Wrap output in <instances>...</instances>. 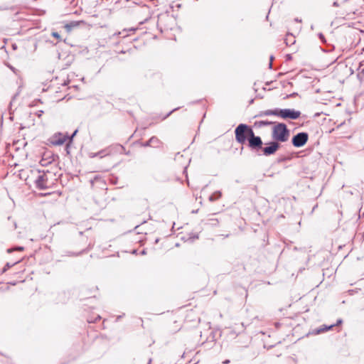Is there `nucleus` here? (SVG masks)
<instances>
[{
    "label": "nucleus",
    "mask_w": 364,
    "mask_h": 364,
    "mask_svg": "<svg viewBox=\"0 0 364 364\" xmlns=\"http://www.w3.org/2000/svg\"><path fill=\"white\" fill-rule=\"evenodd\" d=\"M278 114V108L274 109H267L259 112V114H257L255 117H262L264 116H269V115H275L277 116Z\"/></svg>",
    "instance_id": "obj_8"
},
{
    "label": "nucleus",
    "mask_w": 364,
    "mask_h": 364,
    "mask_svg": "<svg viewBox=\"0 0 364 364\" xmlns=\"http://www.w3.org/2000/svg\"><path fill=\"white\" fill-rule=\"evenodd\" d=\"M151 360L150 359V360H149V364L151 363Z\"/></svg>",
    "instance_id": "obj_31"
},
{
    "label": "nucleus",
    "mask_w": 364,
    "mask_h": 364,
    "mask_svg": "<svg viewBox=\"0 0 364 364\" xmlns=\"http://www.w3.org/2000/svg\"><path fill=\"white\" fill-rule=\"evenodd\" d=\"M235 140L237 143L244 145L248 142V147L255 151H259L263 145L260 136H256L251 127L245 124H240L235 129Z\"/></svg>",
    "instance_id": "obj_1"
},
{
    "label": "nucleus",
    "mask_w": 364,
    "mask_h": 364,
    "mask_svg": "<svg viewBox=\"0 0 364 364\" xmlns=\"http://www.w3.org/2000/svg\"><path fill=\"white\" fill-rule=\"evenodd\" d=\"M289 137V131L284 123H274L272 129V138L277 142H286Z\"/></svg>",
    "instance_id": "obj_2"
},
{
    "label": "nucleus",
    "mask_w": 364,
    "mask_h": 364,
    "mask_svg": "<svg viewBox=\"0 0 364 364\" xmlns=\"http://www.w3.org/2000/svg\"><path fill=\"white\" fill-rule=\"evenodd\" d=\"M319 38H320L321 39H323V38H324V37H323V35L322 33H320V34H319Z\"/></svg>",
    "instance_id": "obj_26"
},
{
    "label": "nucleus",
    "mask_w": 364,
    "mask_h": 364,
    "mask_svg": "<svg viewBox=\"0 0 364 364\" xmlns=\"http://www.w3.org/2000/svg\"><path fill=\"white\" fill-rule=\"evenodd\" d=\"M149 142L151 143V146H154V147H158L161 143L159 139L156 136H152L149 139Z\"/></svg>",
    "instance_id": "obj_11"
},
{
    "label": "nucleus",
    "mask_w": 364,
    "mask_h": 364,
    "mask_svg": "<svg viewBox=\"0 0 364 364\" xmlns=\"http://www.w3.org/2000/svg\"><path fill=\"white\" fill-rule=\"evenodd\" d=\"M296 21H299V22H301V20H299L298 18H296L295 19Z\"/></svg>",
    "instance_id": "obj_29"
},
{
    "label": "nucleus",
    "mask_w": 364,
    "mask_h": 364,
    "mask_svg": "<svg viewBox=\"0 0 364 364\" xmlns=\"http://www.w3.org/2000/svg\"><path fill=\"white\" fill-rule=\"evenodd\" d=\"M151 142H149V141H146V142L143 144V146H151Z\"/></svg>",
    "instance_id": "obj_17"
},
{
    "label": "nucleus",
    "mask_w": 364,
    "mask_h": 364,
    "mask_svg": "<svg viewBox=\"0 0 364 364\" xmlns=\"http://www.w3.org/2000/svg\"><path fill=\"white\" fill-rule=\"evenodd\" d=\"M341 322H342V320H341V319H339V320H338V321H337V324H339V323H341Z\"/></svg>",
    "instance_id": "obj_27"
},
{
    "label": "nucleus",
    "mask_w": 364,
    "mask_h": 364,
    "mask_svg": "<svg viewBox=\"0 0 364 364\" xmlns=\"http://www.w3.org/2000/svg\"><path fill=\"white\" fill-rule=\"evenodd\" d=\"M333 326H334V325H331L329 326H325L323 328H321L318 329L317 330V333H320L326 331L332 328Z\"/></svg>",
    "instance_id": "obj_13"
},
{
    "label": "nucleus",
    "mask_w": 364,
    "mask_h": 364,
    "mask_svg": "<svg viewBox=\"0 0 364 364\" xmlns=\"http://www.w3.org/2000/svg\"><path fill=\"white\" fill-rule=\"evenodd\" d=\"M295 42H296L295 36L291 33H287L286 38L284 39V43H286V45L287 46H290L294 45L295 43Z\"/></svg>",
    "instance_id": "obj_9"
},
{
    "label": "nucleus",
    "mask_w": 364,
    "mask_h": 364,
    "mask_svg": "<svg viewBox=\"0 0 364 364\" xmlns=\"http://www.w3.org/2000/svg\"><path fill=\"white\" fill-rule=\"evenodd\" d=\"M269 124H274V122H269V121H259L255 122V125L262 127L263 126H267Z\"/></svg>",
    "instance_id": "obj_12"
},
{
    "label": "nucleus",
    "mask_w": 364,
    "mask_h": 364,
    "mask_svg": "<svg viewBox=\"0 0 364 364\" xmlns=\"http://www.w3.org/2000/svg\"><path fill=\"white\" fill-rule=\"evenodd\" d=\"M301 115L299 111L291 109H278L277 116L283 119H296Z\"/></svg>",
    "instance_id": "obj_3"
},
{
    "label": "nucleus",
    "mask_w": 364,
    "mask_h": 364,
    "mask_svg": "<svg viewBox=\"0 0 364 364\" xmlns=\"http://www.w3.org/2000/svg\"><path fill=\"white\" fill-rule=\"evenodd\" d=\"M273 58H273V56H271V57H270V62H269V67L270 68H272V60H273Z\"/></svg>",
    "instance_id": "obj_18"
},
{
    "label": "nucleus",
    "mask_w": 364,
    "mask_h": 364,
    "mask_svg": "<svg viewBox=\"0 0 364 364\" xmlns=\"http://www.w3.org/2000/svg\"><path fill=\"white\" fill-rule=\"evenodd\" d=\"M23 249L24 248L23 247H17L14 250H18V251H22V250H23Z\"/></svg>",
    "instance_id": "obj_19"
},
{
    "label": "nucleus",
    "mask_w": 364,
    "mask_h": 364,
    "mask_svg": "<svg viewBox=\"0 0 364 364\" xmlns=\"http://www.w3.org/2000/svg\"><path fill=\"white\" fill-rule=\"evenodd\" d=\"M230 363V360H225V361H223V363L224 364H228Z\"/></svg>",
    "instance_id": "obj_25"
},
{
    "label": "nucleus",
    "mask_w": 364,
    "mask_h": 364,
    "mask_svg": "<svg viewBox=\"0 0 364 364\" xmlns=\"http://www.w3.org/2000/svg\"><path fill=\"white\" fill-rule=\"evenodd\" d=\"M222 196V193L220 191H215L213 193L211 196H209V201L213 202L219 199Z\"/></svg>",
    "instance_id": "obj_10"
},
{
    "label": "nucleus",
    "mask_w": 364,
    "mask_h": 364,
    "mask_svg": "<svg viewBox=\"0 0 364 364\" xmlns=\"http://www.w3.org/2000/svg\"><path fill=\"white\" fill-rule=\"evenodd\" d=\"M77 133V131H75V132L73 133V134L72 135L71 138L70 139V141L72 140V138L75 135V134Z\"/></svg>",
    "instance_id": "obj_24"
},
{
    "label": "nucleus",
    "mask_w": 364,
    "mask_h": 364,
    "mask_svg": "<svg viewBox=\"0 0 364 364\" xmlns=\"http://www.w3.org/2000/svg\"><path fill=\"white\" fill-rule=\"evenodd\" d=\"M176 109H173L172 111H171L168 114H167V115L164 117V119H165V118H166L167 117H168V116H169V115H170V114H171L173 111H175Z\"/></svg>",
    "instance_id": "obj_23"
},
{
    "label": "nucleus",
    "mask_w": 364,
    "mask_h": 364,
    "mask_svg": "<svg viewBox=\"0 0 364 364\" xmlns=\"http://www.w3.org/2000/svg\"><path fill=\"white\" fill-rule=\"evenodd\" d=\"M14 264H10L9 263H7L5 267L2 269V272H5L8 269H9L11 267H12Z\"/></svg>",
    "instance_id": "obj_15"
},
{
    "label": "nucleus",
    "mask_w": 364,
    "mask_h": 364,
    "mask_svg": "<svg viewBox=\"0 0 364 364\" xmlns=\"http://www.w3.org/2000/svg\"><path fill=\"white\" fill-rule=\"evenodd\" d=\"M12 251H13V250H11V249L8 250V252H12Z\"/></svg>",
    "instance_id": "obj_30"
},
{
    "label": "nucleus",
    "mask_w": 364,
    "mask_h": 364,
    "mask_svg": "<svg viewBox=\"0 0 364 364\" xmlns=\"http://www.w3.org/2000/svg\"><path fill=\"white\" fill-rule=\"evenodd\" d=\"M52 36H53L54 38H57L58 40H60V39H61V38H60V34H59L58 32H53V33H52Z\"/></svg>",
    "instance_id": "obj_16"
},
{
    "label": "nucleus",
    "mask_w": 364,
    "mask_h": 364,
    "mask_svg": "<svg viewBox=\"0 0 364 364\" xmlns=\"http://www.w3.org/2000/svg\"><path fill=\"white\" fill-rule=\"evenodd\" d=\"M145 254H146L145 250H143V251L141 252V255H145Z\"/></svg>",
    "instance_id": "obj_28"
},
{
    "label": "nucleus",
    "mask_w": 364,
    "mask_h": 364,
    "mask_svg": "<svg viewBox=\"0 0 364 364\" xmlns=\"http://www.w3.org/2000/svg\"><path fill=\"white\" fill-rule=\"evenodd\" d=\"M308 139L306 132H299L293 136L291 142L295 147H301L307 142Z\"/></svg>",
    "instance_id": "obj_5"
},
{
    "label": "nucleus",
    "mask_w": 364,
    "mask_h": 364,
    "mask_svg": "<svg viewBox=\"0 0 364 364\" xmlns=\"http://www.w3.org/2000/svg\"><path fill=\"white\" fill-rule=\"evenodd\" d=\"M210 221H213V223H211L212 225H215L216 223L215 222H217V220L216 219H210Z\"/></svg>",
    "instance_id": "obj_22"
},
{
    "label": "nucleus",
    "mask_w": 364,
    "mask_h": 364,
    "mask_svg": "<svg viewBox=\"0 0 364 364\" xmlns=\"http://www.w3.org/2000/svg\"><path fill=\"white\" fill-rule=\"evenodd\" d=\"M265 147H262L259 151H262L263 155L268 156L274 154L279 148L280 144L279 142L273 140L266 144Z\"/></svg>",
    "instance_id": "obj_4"
},
{
    "label": "nucleus",
    "mask_w": 364,
    "mask_h": 364,
    "mask_svg": "<svg viewBox=\"0 0 364 364\" xmlns=\"http://www.w3.org/2000/svg\"><path fill=\"white\" fill-rule=\"evenodd\" d=\"M36 188L41 190H44L48 188V176L45 173L39 174L35 180Z\"/></svg>",
    "instance_id": "obj_6"
},
{
    "label": "nucleus",
    "mask_w": 364,
    "mask_h": 364,
    "mask_svg": "<svg viewBox=\"0 0 364 364\" xmlns=\"http://www.w3.org/2000/svg\"><path fill=\"white\" fill-rule=\"evenodd\" d=\"M104 152H105V151H99V152H97V153H91V154H90V156L91 158H94V157H96V156H100V157L102 158V157H103V154H103Z\"/></svg>",
    "instance_id": "obj_14"
},
{
    "label": "nucleus",
    "mask_w": 364,
    "mask_h": 364,
    "mask_svg": "<svg viewBox=\"0 0 364 364\" xmlns=\"http://www.w3.org/2000/svg\"><path fill=\"white\" fill-rule=\"evenodd\" d=\"M43 113V112L42 110H40L37 112V115L38 117H41L42 115V114Z\"/></svg>",
    "instance_id": "obj_20"
},
{
    "label": "nucleus",
    "mask_w": 364,
    "mask_h": 364,
    "mask_svg": "<svg viewBox=\"0 0 364 364\" xmlns=\"http://www.w3.org/2000/svg\"><path fill=\"white\" fill-rule=\"evenodd\" d=\"M68 136L61 133L54 134L50 139V142L52 145L60 146L63 145L68 139Z\"/></svg>",
    "instance_id": "obj_7"
},
{
    "label": "nucleus",
    "mask_w": 364,
    "mask_h": 364,
    "mask_svg": "<svg viewBox=\"0 0 364 364\" xmlns=\"http://www.w3.org/2000/svg\"><path fill=\"white\" fill-rule=\"evenodd\" d=\"M333 6L337 7V6H339V4H338V1H336L333 2Z\"/></svg>",
    "instance_id": "obj_21"
}]
</instances>
